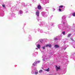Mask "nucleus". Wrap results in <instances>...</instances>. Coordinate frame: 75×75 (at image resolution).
Wrapping results in <instances>:
<instances>
[{"label":"nucleus","mask_w":75,"mask_h":75,"mask_svg":"<svg viewBox=\"0 0 75 75\" xmlns=\"http://www.w3.org/2000/svg\"><path fill=\"white\" fill-rule=\"evenodd\" d=\"M72 16H74V17H75V12L74 13L72 14Z\"/></svg>","instance_id":"10"},{"label":"nucleus","mask_w":75,"mask_h":75,"mask_svg":"<svg viewBox=\"0 0 75 75\" xmlns=\"http://www.w3.org/2000/svg\"><path fill=\"white\" fill-rule=\"evenodd\" d=\"M42 49H43V50H44V49H45V47H42Z\"/></svg>","instance_id":"17"},{"label":"nucleus","mask_w":75,"mask_h":75,"mask_svg":"<svg viewBox=\"0 0 75 75\" xmlns=\"http://www.w3.org/2000/svg\"><path fill=\"white\" fill-rule=\"evenodd\" d=\"M38 71H35V75H37V74H38Z\"/></svg>","instance_id":"11"},{"label":"nucleus","mask_w":75,"mask_h":75,"mask_svg":"<svg viewBox=\"0 0 75 75\" xmlns=\"http://www.w3.org/2000/svg\"><path fill=\"white\" fill-rule=\"evenodd\" d=\"M57 38H55V39H54V40H57Z\"/></svg>","instance_id":"16"},{"label":"nucleus","mask_w":75,"mask_h":75,"mask_svg":"<svg viewBox=\"0 0 75 75\" xmlns=\"http://www.w3.org/2000/svg\"><path fill=\"white\" fill-rule=\"evenodd\" d=\"M59 10L60 11H61L62 10H61V9L59 8Z\"/></svg>","instance_id":"18"},{"label":"nucleus","mask_w":75,"mask_h":75,"mask_svg":"<svg viewBox=\"0 0 75 75\" xmlns=\"http://www.w3.org/2000/svg\"><path fill=\"white\" fill-rule=\"evenodd\" d=\"M67 48V47H65L64 48V50H66V49Z\"/></svg>","instance_id":"20"},{"label":"nucleus","mask_w":75,"mask_h":75,"mask_svg":"<svg viewBox=\"0 0 75 75\" xmlns=\"http://www.w3.org/2000/svg\"><path fill=\"white\" fill-rule=\"evenodd\" d=\"M45 71L47 72H49L50 71V68H48L47 69L45 70Z\"/></svg>","instance_id":"7"},{"label":"nucleus","mask_w":75,"mask_h":75,"mask_svg":"<svg viewBox=\"0 0 75 75\" xmlns=\"http://www.w3.org/2000/svg\"><path fill=\"white\" fill-rule=\"evenodd\" d=\"M42 70H40L39 71V72H42Z\"/></svg>","instance_id":"14"},{"label":"nucleus","mask_w":75,"mask_h":75,"mask_svg":"<svg viewBox=\"0 0 75 75\" xmlns=\"http://www.w3.org/2000/svg\"><path fill=\"white\" fill-rule=\"evenodd\" d=\"M54 47H56V48H58V47H59V46H58V45H56L54 46Z\"/></svg>","instance_id":"8"},{"label":"nucleus","mask_w":75,"mask_h":75,"mask_svg":"<svg viewBox=\"0 0 75 75\" xmlns=\"http://www.w3.org/2000/svg\"><path fill=\"white\" fill-rule=\"evenodd\" d=\"M38 10H40V9H41V6L40 5H38Z\"/></svg>","instance_id":"2"},{"label":"nucleus","mask_w":75,"mask_h":75,"mask_svg":"<svg viewBox=\"0 0 75 75\" xmlns=\"http://www.w3.org/2000/svg\"><path fill=\"white\" fill-rule=\"evenodd\" d=\"M36 64H37V62H34V63L33 64V65H34V66H36V65H35Z\"/></svg>","instance_id":"5"},{"label":"nucleus","mask_w":75,"mask_h":75,"mask_svg":"<svg viewBox=\"0 0 75 75\" xmlns=\"http://www.w3.org/2000/svg\"><path fill=\"white\" fill-rule=\"evenodd\" d=\"M63 7V6L61 5L59 6V8H62Z\"/></svg>","instance_id":"12"},{"label":"nucleus","mask_w":75,"mask_h":75,"mask_svg":"<svg viewBox=\"0 0 75 75\" xmlns=\"http://www.w3.org/2000/svg\"><path fill=\"white\" fill-rule=\"evenodd\" d=\"M2 6L3 7H4V8H5V7H6V6L4 5H3Z\"/></svg>","instance_id":"13"},{"label":"nucleus","mask_w":75,"mask_h":75,"mask_svg":"<svg viewBox=\"0 0 75 75\" xmlns=\"http://www.w3.org/2000/svg\"><path fill=\"white\" fill-rule=\"evenodd\" d=\"M40 14V12H39V11L38 10L37 12H36V15H37V16H39V14Z\"/></svg>","instance_id":"1"},{"label":"nucleus","mask_w":75,"mask_h":75,"mask_svg":"<svg viewBox=\"0 0 75 75\" xmlns=\"http://www.w3.org/2000/svg\"><path fill=\"white\" fill-rule=\"evenodd\" d=\"M71 33H70L67 36V37L68 38H69V37H70V36H71Z\"/></svg>","instance_id":"9"},{"label":"nucleus","mask_w":75,"mask_h":75,"mask_svg":"<svg viewBox=\"0 0 75 75\" xmlns=\"http://www.w3.org/2000/svg\"><path fill=\"white\" fill-rule=\"evenodd\" d=\"M65 32H62L63 34V35H65Z\"/></svg>","instance_id":"15"},{"label":"nucleus","mask_w":75,"mask_h":75,"mask_svg":"<svg viewBox=\"0 0 75 75\" xmlns=\"http://www.w3.org/2000/svg\"><path fill=\"white\" fill-rule=\"evenodd\" d=\"M46 47H49L50 48H51V45L49 44V45H46Z\"/></svg>","instance_id":"4"},{"label":"nucleus","mask_w":75,"mask_h":75,"mask_svg":"<svg viewBox=\"0 0 75 75\" xmlns=\"http://www.w3.org/2000/svg\"><path fill=\"white\" fill-rule=\"evenodd\" d=\"M56 71H57L58 69H60V67H58L57 66H56Z\"/></svg>","instance_id":"3"},{"label":"nucleus","mask_w":75,"mask_h":75,"mask_svg":"<svg viewBox=\"0 0 75 75\" xmlns=\"http://www.w3.org/2000/svg\"><path fill=\"white\" fill-rule=\"evenodd\" d=\"M37 62H38V63H40V61H38Z\"/></svg>","instance_id":"19"},{"label":"nucleus","mask_w":75,"mask_h":75,"mask_svg":"<svg viewBox=\"0 0 75 75\" xmlns=\"http://www.w3.org/2000/svg\"><path fill=\"white\" fill-rule=\"evenodd\" d=\"M37 47H38V48H39V49H40V48L41 47V46H40V45L38 44L37 45Z\"/></svg>","instance_id":"6"}]
</instances>
